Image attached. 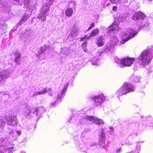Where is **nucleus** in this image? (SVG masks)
I'll use <instances>...</instances> for the list:
<instances>
[{
  "mask_svg": "<svg viewBox=\"0 0 153 153\" xmlns=\"http://www.w3.org/2000/svg\"><path fill=\"white\" fill-rule=\"evenodd\" d=\"M13 148H10L8 149L7 151H8V152H12L13 151Z\"/></svg>",
  "mask_w": 153,
  "mask_h": 153,
  "instance_id": "34",
  "label": "nucleus"
},
{
  "mask_svg": "<svg viewBox=\"0 0 153 153\" xmlns=\"http://www.w3.org/2000/svg\"><path fill=\"white\" fill-rule=\"evenodd\" d=\"M134 81L135 82H139L140 81V79L138 77H137L134 79Z\"/></svg>",
  "mask_w": 153,
  "mask_h": 153,
  "instance_id": "33",
  "label": "nucleus"
},
{
  "mask_svg": "<svg viewBox=\"0 0 153 153\" xmlns=\"http://www.w3.org/2000/svg\"><path fill=\"white\" fill-rule=\"evenodd\" d=\"M52 0H47L46 4L43 6L40 9V13L38 17L40 20L44 21L47 16L48 15L50 6L53 4Z\"/></svg>",
  "mask_w": 153,
  "mask_h": 153,
  "instance_id": "1",
  "label": "nucleus"
},
{
  "mask_svg": "<svg viewBox=\"0 0 153 153\" xmlns=\"http://www.w3.org/2000/svg\"><path fill=\"white\" fill-rule=\"evenodd\" d=\"M15 134H16V136H13V137H17L20 136L21 134V132L20 130H16L14 132Z\"/></svg>",
  "mask_w": 153,
  "mask_h": 153,
  "instance_id": "28",
  "label": "nucleus"
},
{
  "mask_svg": "<svg viewBox=\"0 0 153 153\" xmlns=\"http://www.w3.org/2000/svg\"><path fill=\"white\" fill-rule=\"evenodd\" d=\"M5 124V122L4 120H3L2 117H0V132L3 130Z\"/></svg>",
  "mask_w": 153,
  "mask_h": 153,
  "instance_id": "21",
  "label": "nucleus"
},
{
  "mask_svg": "<svg viewBox=\"0 0 153 153\" xmlns=\"http://www.w3.org/2000/svg\"><path fill=\"white\" fill-rule=\"evenodd\" d=\"M51 90V88H50L48 89V91H50Z\"/></svg>",
  "mask_w": 153,
  "mask_h": 153,
  "instance_id": "40",
  "label": "nucleus"
},
{
  "mask_svg": "<svg viewBox=\"0 0 153 153\" xmlns=\"http://www.w3.org/2000/svg\"><path fill=\"white\" fill-rule=\"evenodd\" d=\"M28 17L29 16L28 15H27L26 16L25 15L22 18L21 21H20L18 23V24L21 25L22 24L23 22H24L25 21H26V20L28 19Z\"/></svg>",
  "mask_w": 153,
  "mask_h": 153,
  "instance_id": "25",
  "label": "nucleus"
},
{
  "mask_svg": "<svg viewBox=\"0 0 153 153\" xmlns=\"http://www.w3.org/2000/svg\"><path fill=\"white\" fill-rule=\"evenodd\" d=\"M94 23H92L91 24V26L88 29V30H90L92 28L94 27Z\"/></svg>",
  "mask_w": 153,
  "mask_h": 153,
  "instance_id": "31",
  "label": "nucleus"
},
{
  "mask_svg": "<svg viewBox=\"0 0 153 153\" xmlns=\"http://www.w3.org/2000/svg\"><path fill=\"white\" fill-rule=\"evenodd\" d=\"M92 64H93V65H97L96 63H94L93 62V63H92Z\"/></svg>",
  "mask_w": 153,
  "mask_h": 153,
  "instance_id": "41",
  "label": "nucleus"
},
{
  "mask_svg": "<svg viewBox=\"0 0 153 153\" xmlns=\"http://www.w3.org/2000/svg\"><path fill=\"white\" fill-rule=\"evenodd\" d=\"M110 1L112 4H117L121 2V0H110Z\"/></svg>",
  "mask_w": 153,
  "mask_h": 153,
  "instance_id": "29",
  "label": "nucleus"
},
{
  "mask_svg": "<svg viewBox=\"0 0 153 153\" xmlns=\"http://www.w3.org/2000/svg\"><path fill=\"white\" fill-rule=\"evenodd\" d=\"M79 32V28L78 27V25L76 23H75L71 27V33L68 37L73 38L74 37L76 36Z\"/></svg>",
  "mask_w": 153,
  "mask_h": 153,
  "instance_id": "7",
  "label": "nucleus"
},
{
  "mask_svg": "<svg viewBox=\"0 0 153 153\" xmlns=\"http://www.w3.org/2000/svg\"><path fill=\"white\" fill-rule=\"evenodd\" d=\"M134 60V58L128 57H125L121 59L117 58L115 59L116 63L119 65L121 68L131 66Z\"/></svg>",
  "mask_w": 153,
  "mask_h": 153,
  "instance_id": "2",
  "label": "nucleus"
},
{
  "mask_svg": "<svg viewBox=\"0 0 153 153\" xmlns=\"http://www.w3.org/2000/svg\"><path fill=\"white\" fill-rule=\"evenodd\" d=\"M127 32L128 33H125L124 35L125 36L128 35V36L125 39H122L121 42L122 43H124L125 42L134 37L138 32V31H137L136 30L131 28L128 29Z\"/></svg>",
  "mask_w": 153,
  "mask_h": 153,
  "instance_id": "5",
  "label": "nucleus"
},
{
  "mask_svg": "<svg viewBox=\"0 0 153 153\" xmlns=\"http://www.w3.org/2000/svg\"><path fill=\"white\" fill-rule=\"evenodd\" d=\"M49 95H50V96H52V94H49Z\"/></svg>",
  "mask_w": 153,
  "mask_h": 153,
  "instance_id": "43",
  "label": "nucleus"
},
{
  "mask_svg": "<svg viewBox=\"0 0 153 153\" xmlns=\"http://www.w3.org/2000/svg\"><path fill=\"white\" fill-rule=\"evenodd\" d=\"M105 98L103 95L94 97L92 100L94 102V104L97 106L102 104L105 100Z\"/></svg>",
  "mask_w": 153,
  "mask_h": 153,
  "instance_id": "6",
  "label": "nucleus"
},
{
  "mask_svg": "<svg viewBox=\"0 0 153 153\" xmlns=\"http://www.w3.org/2000/svg\"><path fill=\"white\" fill-rule=\"evenodd\" d=\"M33 127L34 128H35V124L34 125V126Z\"/></svg>",
  "mask_w": 153,
  "mask_h": 153,
  "instance_id": "42",
  "label": "nucleus"
},
{
  "mask_svg": "<svg viewBox=\"0 0 153 153\" xmlns=\"http://www.w3.org/2000/svg\"><path fill=\"white\" fill-rule=\"evenodd\" d=\"M50 49V46L45 45L38 49V55L40 56L42 53L45 52H48Z\"/></svg>",
  "mask_w": 153,
  "mask_h": 153,
  "instance_id": "11",
  "label": "nucleus"
},
{
  "mask_svg": "<svg viewBox=\"0 0 153 153\" xmlns=\"http://www.w3.org/2000/svg\"><path fill=\"white\" fill-rule=\"evenodd\" d=\"M99 32V30L97 28L93 30L89 35V36L86 38V37H83L81 39V41H86L90 39V37H93L97 34Z\"/></svg>",
  "mask_w": 153,
  "mask_h": 153,
  "instance_id": "12",
  "label": "nucleus"
},
{
  "mask_svg": "<svg viewBox=\"0 0 153 153\" xmlns=\"http://www.w3.org/2000/svg\"><path fill=\"white\" fill-rule=\"evenodd\" d=\"M8 132L10 136L12 137H13V136H16V134H15L14 132L13 131V130L10 128H9Z\"/></svg>",
  "mask_w": 153,
  "mask_h": 153,
  "instance_id": "26",
  "label": "nucleus"
},
{
  "mask_svg": "<svg viewBox=\"0 0 153 153\" xmlns=\"http://www.w3.org/2000/svg\"><path fill=\"white\" fill-rule=\"evenodd\" d=\"M86 116H85L84 118H82V119L79 122V123L80 124L82 125L83 124V123H84L85 122V120H88L85 119V117Z\"/></svg>",
  "mask_w": 153,
  "mask_h": 153,
  "instance_id": "30",
  "label": "nucleus"
},
{
  "mask_svg": "<svg viewBox=\"0 0 153 153\" xmlns=\"http://www.w3.org/2000/svg\"><path fill=\"white\" fill-rule=\"evenodd\" d=\"M87 45V43L86 42H84L83 43L82 45V47H85Z\"/></svg>",
  "mask_w": 153,
  "mask_h": 153,
  "instance_id": "35",
  "label": "nucleus"
},
{
  "mask_svg": "<svg viewBox=\"0 0 153 153\" xmlns=\"http://www.w3.org/2000/svg\"><path fill=\"white\" fill-rule=\"evenodd\" d=\"M0 153H4V152H2V151L0 150Z\"/></svg>",
  "mask_w": 153,
  "mask_h": 153,
  "instance_id": "39",
  "label": "nucleus"
},
{
  "mask_svg": "<svg viewBox=\"0 0 153 153\" xmlns=\"http://www.w3.org/2000/svg\"><path fill=\"white\" fill-rule=\"evenodd\" d=\"M48 91L47 89V88H44L42 91H36L34 92L32 95L33 97H34L38 95H40L45 94V93L47 92Z\"/></svg>",
  "mask_w": 153,
  "mask_h": 153,
  "instance_id": "15",
  "label": "nucleus"
},
{
  "mask_svg": "<svg viewBox=\"0 0 153 153\" xmlns=\"http://www.w3.org/2000/svg\"><path fill=\"white\" fill-rule=\"evenodd\" d=\"M111 45L110 46L109 45H106L104 47L105 51L106 52H108V51H111L112 47Z\"/></svg>",
  "mask_w": 153,
  "mask_h": 153,
  "instance_id": "27",
  "label": "nucleus"
},
{
  "mask_svg": "<svg viewBox=\"0 0 153 153\" xmlns=\"http://www.w3.org/2000/svg\"><path fill=\"white\" fill-rule=\"evenodd\" d=\"M105 134L104 132L102 130H101V134L100 138V141H101L102 143H104L105 141Z\"/></svg>",
  "mask_w": 153,
  "mask_h": 153,
  "instance_id": "24",
  "label": "nucleus"
},
{
  "mask_svg": "<svg viewBox=\"0 0 153 153\" xmlns=\"http://www.w3.org/2000/svg\"><path fill=\"white\" fill-rule=\"evenodd\" d=\"M10 76V72L6 70L1 71L0 72V82L4 79L9 77Z\"/></svg>",
  "mask_w": 153,
  "mask_h": 153,
  "instance_id": "10",
  "label": "nucleus"
},
{
  "mask_svg": "<svg viewBox=\"0 0 153 153\" xmlns=\"http://www.w3.org/2000/svg\"><path fill=\"white\" fill-rule=\"evenodd\" d=\"M73 13V10L72 8H68L65 10V14L68 17L71 16Z\"/></svg>",
  "mask_w": 153,
  "mask_h": 153,
  "instance_id": "19",
  "label": "nucleus"
},
{
  "mask_svg": "<svg viewBox=\"0 0 153 153\" xmlns=\"http://www.w3.org/2000/svg\"><path fill=\"white\" fill-rule=\"evenodd\" d=\"M20 53L19 52H16L15 54V62H18L20 59Z\"/></svg>",
  "mask_w": 153,
  "mask_h": 153,
  "instance_id": "22",
  "label": "nucleus"
},
{
  "mask_svg": "<svg viewBox=\"0 0 153 153\" xmlns=\"http://www.w3.org/2000/svg\"><path fill=\"white\" fill-rule=\"evenodd\" d=\"M119 28V27L118 25L116 23H114L111 26L108 27V30L109 31H112L117 30Z\"/></svg>",
  "mask_w": 153,
  "mask_h": 153,
  "instance_id": "16",
  "label": "nucleus"
},
{
  "mask_svg": "<svg viewBox=\"0 0 153 153\" xmlns=\"http://www.w3.org/2000/svg\"><path fill=\"white\" fill-rule=\"evenodd\" d=\"M4 142V140L3 138H0V146H1V144H2L3 145V142Z\"/></svg>",
  "mask_w": 153,
  "mask_h": 153,
  "instance_id": "32",
  "label": "nucleus"
},
{
  "mask_svg": "<svg viewBox=\"0 0 153 153\" xmlns=\"http://www.w3.org/2000/svg\"><path fill=\"white\" fill-rule=\"evenodd\" d=\"M7 123L9 125L14 126L17 123V118L16 116H11L7 118Z\"/></svg>",
  "mask_w": 153,
  "mask_h": 153,
  "instance_id": "9",
  "label": "nucleus"
},
{
  "mask_svg": "<svg viewBox=\"0 0 153 153\" xmlns=\"http://www.w3.org/2000/svg\"><path fill=\"white\" fill-rule=\"evenodd\" d=\"M118 41L117 38L114 37L113 39L111 41V46H114L117 45L118 42Z\"/></svg>",
  "mask_w": 153,
  "mask_h": 153,
  "instance_id": "23",
  "label": "nucleus"
},
{
  "mask_svg": "<svg viewBox=\"0 0 153 153\" xmlns=\"http://www.w3.org/2000/svg\"><path fill=\"white\" fill-rule=\"evenodd\" d=\"M68 85V84H66L64 85V87L63 89L62 90V92L59 93L58 94L57 97V98H58L60 99L61 97L64 96V95L65 94V92L66 91Z\"/></svg>",
  "mask_w": 153,
  "mask_h": 153,
  "instance_id": "14",
  "label": "nucleus"
},
{
  "mask_svg": "<svg viewBox=\"0 0 153 153\" xmlns=\"http://www.w3.org/2000/svg\"><path fill=\"white\" fill-rule=\"evenodd\" d=\"M117 7L116 6H114L113 7V10L114 11H116L117 10Z\"/></svg>",
  "mask_w": 153,
  "mask_h": 153,
  "instance_id": "36",
  "label": "nucleus"
},
{
  "mask_svg": "<svg viewBox=\"0 0 153 153\" xmlns=\"http://www.w3.org/2000/svg\"><path fill=\"white\" fill-rule=\"evenodd\" d=\"M152 58V53L149 50L143 51L139 57V62L143 65H145L151 62Z\"/></svg>",
  "mask_w": 153,
  "mask_h": 153,
  "instance_id": "3",
  "label": "nucleus"
},
{
  "mask_svg": "<svg viewBox=\"0 0 153 153\" xmlns=\"http://www.w3.org/2000/svg\"><path fill=\"white\" fill-rule=\"evenodd\" d=\"M85 119L90 121H92L96 124L100 126L102 124H104L103 121L97 117L93 116H86Z\"/></svg>",
  "mask_w": 153,
  "mask_h": 153,
  "instance_id": "8",
  "label": "nucleus"
},
{
  "mask_svg": "<svg viewBox=\"0 0 153 153\" xmlns=\"http://www.w3.org/2000/svg\"><path fill=\"white\" fill-rule=\"evenodd\" d=\"M43 108L42 107L33 109L30 111V112H29V114H31V113H33V114L36 115H37L38 112H39Z\"/></svg>",
  "mask_w": 153,
  "mask_h": 153,
  "instance_id": "20",
  "label": "nucleus"
},
{
  "mask_svg": "<svg viewBox=\"0 0 153 153\" xmlns=\"http://www.w3.org/2000/svg\"><path fill=\"white\" fill-rule=\"evenodd\" d=\"M70 51V50L69 49L65 47L61 48L60 52L62 54L68 56L70 54L69 52Z\"/></svg>",
  "mask_w": 153,
  "mask_h": 153,
  "instance_id": "18",
  "label": "nucleus"
},
{
  "mask_svg": "<svg viewBox=\"0 0 153 153\" xmlns=\"http://www.w3.org/2000/svg\"><path fill=\"white\" fill-rule=\"evenodd\" d=\"M104 38L102 36H100L98 38L96 42L97 45L99 47H101L103 45L104 43L103 42Z\"/></svg>",
  "mask_w": 153,
  "mask_h": 153,
  "instance_id": "17",
  "label": "nucleus"
},
{
  "mask_svg": "<svg viewBox=\"0 0 153 153\" xmlns=\"http://www.w3.org/2000/svg\"><path fill=\"white\" fill-rule=\"evenodd\" d=\"M149 25V24L148 22H146V24L144 25V26H143V27H148Z\"/></svg>",
  "mask_w": 153,
  "mask_h": 153,
  "instance_id": "37",
  "label": "nucleus"
},
{
  "mask_svg": "<svg viewBox=\"0 0 153 153\" xmlns=\"http://www.w3.org/2000/svg\"><path fill=\"white\" fill-rule=\"evenodd\" d=\"M109 128L111 130V131H114V128L112 127H110Z\"/></svg>",
  "mask_w": 153,
  "mask_h": 153,
  "instance_id": "38",
  "label": "nucleus"
},
{
  "mask_svg": "<svg viewBox=\"0 0 153 153\" xmlns=\"http://www.w3.org/2000/svg\"><path fill=\"white\" fill-rule=\"evenodd\" d=\"M145 17V15L142 12H137L132 17V19L135 20L139 19H143Z\"/></svg>",
  "mask_w": 153,
  "mask_h": 153,
  "instance_id": "13",
  "label": "nucleus"
},
{
  "mask_svg": "<svg viewBox=\"0 0 153 153\" xmlns=\"http://www.w3.org/2000/svg\"><path fill=\"white\" fill-rule=\"evenodd\" d=\"M134 90V87L131 84L125 82L123 86L117 91L116 94L119 96H122Z\"/></svg>",
  "mask_w": 153,
  "mask_h": 153,
  "instance_id": "4",
  "label": "nucleus"
}]
</instances>
